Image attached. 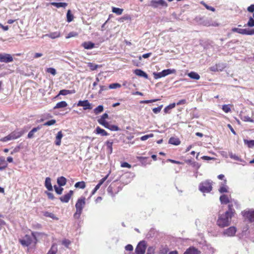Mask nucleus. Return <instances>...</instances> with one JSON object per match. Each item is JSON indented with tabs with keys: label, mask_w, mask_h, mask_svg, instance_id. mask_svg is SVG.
<instances>
[{
	"label": "nucleus",
	"mask_w": 254,
	"mask_h": 254,
	"mask_svg": "<svg viewBox=\"0 0 254 254\" xmlns=\"http://www.w3.org/2000/svg\"><path fill=\"white\" fill-rule=\"evenodd\" d=\"M146 250V246L144 242H140L135 249L136 254H144Z\"/></svg>",
	"instance_id": "1a4fd4ad"
},
{
	"label": "nucleus",
	"mask_w": 254,
	"mask_h": 254,
	"mask_svg": "<svg viewBox=\"0 0 254 254\" xmlns=\"http://www.w3.org/2000/svg\"><path fill=\"white\" fill-rule=\"evenodd\" d=\"M35 237L36 240V243L39 240H41L43 241H46L47 238V235L44 233H40V232H34Z\"/></svg>",
	"instance_id": "f8f14e48"
},
{
	"label": "nucleus",
	"mask_w": 254,
	"mask_h": 254,
	"mask_svg": "<svg viewBox=\"0 0 254 254\" xmlns=\"http://www.w3.org/2000/svg\"><path fill=\"white\" fill-rule=\"evenodd\" d=\"M74 93V92H72L71 91L69 90L64 89V90H61L60 91L59 95H67V94H71V93Z\"/></svg>",
	"instance_id": "58836bf2"
},
{
	"label": "nucleus",
	"mask_w": 254,
	"mask_h": 254,
	"mask_svg": "<svg viewBox=\"0 0 254 254\" xmlns=\"http://www.w3.org/2000/svg\"><path fill=\"white\" fill-rule=\"evenodd\" d=\"M77 36V33H76L75 32H70L69 33H68L65 38H66V39H68V38H70L71 37H76Z\"/></svg>",
	"instance_id": "5fc2aeb1"
},
{
	"label": "nucleus",
	"mask_w": 254,
	"mask_h": 254,
	"mask_svg": "<svg viewBox=\"0 0 254 254\" xmlns=\"http://www.w3.org/2000/svg\"><path fill=\"white\" fill-rule=\"evenodd\" d=\"M244 216L251 222L254 221V209L245 212Z\"/></svg>",
	"instance_id": "4468645a"
},
{
	"label": "nucleus",
	"mask_w": 254,
	"mask_h": 254,
	"mask_svg": "<svg viewBox=\"0 0 254 254\" xmlns=\"http://www.w3.org/2000/svg\"><path fill=\"white\" fill-rule=\"evenodd\" d=\"M22 134L21 131H14L8 136L3 138L4 141H6L11 139H15L20 137Z\"/></svg>",
	"instance_id": "0eeeda50"
},
{
	"label": "nucleus",
	"mask_w": 254,
	"mask_h": 254,
	"mask_svg": "<svg viewBox=\"0 0 254 254\" xmlns=\"http://www.w3.org/2000/svg\"><path fill=\"white\" fill-rule=\"evenodd\" d=\"M51 5L56 6L57 8L64 7L65 8L67 5V3L65 2H51Z\"/></svg>",
	"instance_id": "5701e85b"
},
{
	"label": "nucleus",
	"mask_w": 254,
	"mask_h": 254,
	"mask_svg": "<svg viewBox=\"0 0 254 254\" xmlns=\"http://www.w3.org/2000/svg\"><path fill=\"white\" fill-rule=\"evenodd\" d=\"M188 75L191 79L198 80L200 79L199 75L195 72L191 71L188 74Z\"/></svg>",
	"instance_id": "4be33fe9"
},
{
	"label": "nucleus",
	"mask_w": 254,
	"mask_h": 254,
	"mask_svg": "<svg viewBox=\"0 0 254 254\" xmlns=\"http://www.w3.org/2000/svg\"><path fill=\"white\" fill-rule=\"evenodd\" d=\"M229 210L224 214L220 215L217 221V225L221 227H225L230 225L232 214L234 211L231 208V205H228Z\"/></svg>",
	"instance_id": "f257e3e1"
},
{
	"label": "nucleus",
	"mask_w": 254,
	"mask_h": 254,
	"mask_svg": "<svg viewBox=\"0 0 254 254\" xmlns=\"http://www.w3.org/2000/svg\"><path fill=\"white\" fill-rule=\"evenodd\" d=\"M63 133L62 131H59L56 136L55 143L57 145H60L61 142V139L63 137Z\"/></svg>",
	"instance_id": "393cba45"
},
{
	"label": "nucleus",
	"mask_w": 254,
	"mask_h": 254,
	"mask_svg": "<svg viewBox=\"0 0 254 254\" xmlns=\"http://www.w3.org/2000/svg\"><path fill=\"white\" fill-rule=\"evenodd\" d=\"M40 129V127H34L33 128L28 134V138H32L33 136L34 133L36 132L37 130Z\"/></svg>",
	"instance_id": "c9c22d12"
},
{
	"label": "nucleus",
	"mask_w": 254,
	"mask_h": 254,
	"mask_svg": "<svg viewBox=\"0 0 254 254\" xmlns=\"http://www.w3.org/2000/svg\"><path fill=\"white\" fill-rule=\"evenodd\" d=\"M106 128L112 131H118L119 130V128L117 126L110 125L109 124Z\"/></svg>",
	"instance_id": "e433bc0d"
},
{
	"label": "nucleus",
	"mask_w": 254,
	"mask_h": 254,
	"mask_svg": "<svg viewBox=\"0 0 254 254\" xmlns=\"http://www.w3.org/2000/svg\"><path fill=\"white\" fill-rule=\"evenodd\" d=\"M56 122V121L55 120H51L45 123L43 125L45 126H50L54 125Z\"/></svg>",
	"instance_id": "3c124183"
},
{
	"label": "nucleus",
	"mask_w": 254,
	"mask_h": 254,
	"mask_svg": "<svg viewBox=\"0 0 254 254\" xmlns=\"http://www.w3.org/2000/svg\"><path fill=\"white\" fill-rule=\"evenodd\" d=\"M169 143L170 144H173L175 145H178L180 144L181 141H180L179 138L172 137L169 139Z\"/></svg>",
	"instance_id": "aec40b11"
},
{
	"label": "nucleus",
	"mask_w": 254,
	"mask_h": 254,
	"mask_svg": "<svg viewBox=\"0 0 254 254\" xmlns=\"http://www.w3.org/2000/svg\"><path fill=\"white\" fill-rule=\"evenodd\" d=\"M163 76L165 77L169 74L175 73L176 70L175 69H167L162 71Z\"/></svg>",
	"instance_id": "412c9836"
},
{
	"label": "nucleus",
	"mask_w": 254,
	"mask_h": 254,
	"mask_svg": "<svg viewBox=\"0 0 254 254\" xmlns=\"http://www.w3.org/2000/svg\"><path fill=\"white\" fill-rule=\"evenodd\" d=\"M67 106V104L65 101H61L58 103L54 109H59L66 107Z\"/></svg>",
	"instance_id": "c85d7f7f"
},
{
	"label": "nucleus",
	"mask_w": 254,
	"mask_h": 254,
	"mask_svg": "<svg viewBox=\"0 0 254 254\" xmlns=\"http://www.w3.org/2000/svg\"><path fill=\"white\" fill-rule=\"evenodd\" d=\"M54 189H55V190L56 191V192L58 194H61L62 193V192L63 191V188H61L60 186V187H57L56 186H54Z\"/></svg>",
	"instance_id": "de8ad7c7"
},
{
	"label": "nucleus",
	"mask_w": 254,
	"mask_h": 254,
	"mask_svg": "<svg viewBox=\"0 0 254 254\" xmlns=\"http://www.w3.org/2000/svg\"><path fill=\"white\" fill-rule=\"evenodd\" d=\"M81 45L87 50H90L95 47V44L90 41L83 42Z\"/></svg>",
	"instance_id": "a211bd4d"
},
{
	"label": "nucleus",
	"mask_w": 254,
	"mask_h": 254,
	"mask_svg": "<svg viewBox=\"0 0 254 254\" xmlns=\"http://www.w3.org/2000/svg\"><path fill=\"white\" fill-rule=\"evenodd\" d=\"M222 109L223 111L226 113H228L231 111L230 105H224L222 106Z\"/></svg>",
	"instance_id": "a18cd8bd"
},
{
	"label": "nucleus",
	"mask_w": 254,
	"mask_h": 254,
	"mask_svg": "<svg viewBox=\"0 0 254 254\" xmlns=\"http://www.w3.org/2000/svg\"><path fill=\"white\" fill-rule=\"evenodd\" d=\"M153 75L155 79H158L164 77L162 71L158 73L154 72L153 73Z\"/></svg>",
	"instance_id": "864d4df0"
},
{
	"label": "nucleus",
	"mask_w": 254,
	"mask_h": 254,
	"mask_svg": "<svg viewBox=\"0 0 254 254\" xmlns=\"http://www.w3.org/2000/svg\"><path fill=\"white\" fill-rule=\"evenodd\" d=\"M61 33L59 31H56L54 32H51L49 34H45L43 36V37H48L52 39H55L56 38H58L60 37Z\"/></svg>",
	"instance_id": "2eb2a0df"
},
{
	"label": "nucleus",
	"mask_w": 254,
	"mask_h": 254,
	"mask_svg": "<svg viewBox=\"0 0 254 254\" xmlns=\"http://www.w3.org/2000/svg\"><path fill=\"white\" fill-rule=\"evenodd\" d=\"M86 198L85 197H81L77 199L75 204L76 212L74 214V217L75 219H79L82 213L83 208L85 205Z\"/></svg>",
	"instance_id": "7ed1b4c3"
},
{
	"label": "nucleus",
	"mask_w": 254,
	"mask_h": 254,
	"mask_svg": "<svg viewBox=\"0 0 254 254\" xmlns=\"http://www.w3.org/2000/svg\"><path fill=\"white\" fill-rule=\"evenodd\" d=\"M121 87V85L118 83H115L110 84L109 88L110 89H116L118 88H120Z\"/></svg>",
	"instance_id": "49530a36"
},
{
	"label": "nucleus",
	"mask_w": 254,
	"mask_h": 254,
	"mask_svg": "<svg viewBox=\"0 0 254 254\" xmlns=\"http://www.w3.org/2000/svg\"><path fill=\"white\" fill-rule=\"evenodd\" d=\"M201 3L203 4L204 5V6L206 7V9H207L208 10H211L212 11H215V9L213 7L207 5L206 4H205L203 2H201Z\"/></svg>",
	"instance_id": "680f3d73"
},
{
	"label": "nucleus",
	"mask_w": 254,
	"mask_h": 254,
	"mask_svg": "<svg viewBox=\"0 0 254 254\" xmlns=\"http://www.w3.org/2000/svg\"><path fill=\"white\" fill-rule=\"evenodd\" d=\"M153 136H154L153 134L150 133L149 134L145 135L144 136H141L140 138V139L142 141H144V140L148 139L149 138L153 137Z\"/></svg>",
	"instance_id": "8fccbe9b"
},
{
	"label": "nucleus",
	"mask_w": 254,
	"mask_h": 254,
	"mask_svg": "<svg viewBox=\"0 0 254 254\" xmlns=\"http://www.w3.org/2000/svg\"><path fill=\"white\" fill-rule=\"evenodd\" d=\"M187 163L192 166L195 169H198L200 166L198 163L194 161V160H187Z\"/></svg>",
	"instance_id": "cd10ccee"
},
{
	"label": "nucleus",
	"mask_w": 254,
	"mask_h": 254,
	"mask_svg": "<svg viewBox=\"0 0 254 254\" xmlns=\"http://www.w3.org/2000/svg\"><path fill=\"white\" fill-rule=\"evenodd\" d=\"M109 174H108L107 175H106L104 178H102L99 182V183L97 184L98 186H99L100 187L104 183V182L107 179L108 177H109Z\"/></svg>",
	"instance_id": "4d7b16f0"
},
{
	"label": "nucleus",
	"mask_w": 254,
	"mask_h": 254,
	"mask_svg": "<svg viewBox=\"0 0 254 254\" xmlns=\"http://www.w3.org/2000/svg\"><path fill=\"white\" fill-rule=\"evenodd\" d=\"M159 99H154V100H144V101H141L140 102V103H149L152 102H156L157 101H159Z\"/></svg>",
	"instance_id": "052dcab7"
},
{
	"label": "nucleus",
	"mask_w": 254,
	"mask_h": 254,
	"mask_svg": "<svg viewBox=\"0 0 254 254\" xmlns=\"http://www.w3.org/2000/svg\"><path fill=\"white\" fill-rule=\"evenodd\" d=\"M88 66L90 68L91 70H94L96 69L98 67H99V65L98 64H92L91 63H88Z\"/></svg>",
	"instance_id": "a19ab883"
},
{
	"label": "nucleus",
	"mask_w": 254,
	"mask_h": 254,
	"mask_svg": "<svg viewBox=\"0 0 254 254\" xmlns=\"http://www.w3.org/2000/svg\"><path fill=\"white\" fill-rule=\"evenodd\" d=\"M236 231V228L235 227H230L224 230L223 234L225 236L233 237L235 236Z\"/></svg>",
	"instance_id": "9d476101"
},
{
	"label": "nucleus",
	"mask_w": 254,
	"mask_h": 254,
	"mask_svg": "<svg viewBox=\"0 0 254 254\" xmlns=\"http://www.w3.org/2000/svg\"><path fill=\"white\" fill-rule=\"evenodd\" d=\"M107 90V87L104 85H100V90L99 91V94H101L103 91Z\"/></svg>",
	"instance_id": "bf43d9fd"
},
{
	"label": "nucleus",
	"mask_w": 254,
	"mask_h": 254,
	"mask_svg": "<svg viewBox=\"0 0 254 254\" xmlns=\"http://www.w3.org/2000/svg\"><path fill=\"white\" fill-rule=\"evenodd\" d=\"M112 144H113V142H111L110 141H108L106 142L107 147L110 153H111L112 151Z\"/></svg>",
	"instance_id": "603ef678"
},
{
	"label": "nucleus",
	"mask_w": 254,
	"mask_h": 254,
	"mask_svg": "<svg viewBox=\"0 0 254 254\" xmlns=\"http://www.w3.org/2000/svg\"><path fill=\"white\" fill-rule=\"evenodd\" d=\"M133 246L131 245L128 244L125 247V249L127 251H132L133 250Z\"/></svg>",
	"instance_id": "0e129e2a"
},
{
	"label": "nucleus",
	"mask_w": 254,
	"mask_h": 254,
	"mask_svg": "<svg viewBox=\"0 0 254 254\" xmlns=\"http://www.w3.org/2000/svg\"><path fill=\"white\" fill-rule=\"evenodd\" d=\"M46 71L47 72L50 73L53 75H55L57 73L56 69L52 67L48 68Z\"/></svg>",
	"instance_id": "09e8293b"
},
{
	"label": "nucleus",
	"mask_w": 254,
	"mask_h": 254,
	"mask_svg": "<svg viewBox=\"0 0 254 254\" xmlns=\"http://www.w3.org/2000/svg\"><path fill=\"white\" fill-rule=\"evenodd\" d=\"M121 167H127V168H130L131 167V166L130 164H129L128 163H127V162H124L121 164Z\"/></svg>",
	"instance_id": "338daca9"
},
{
	"label": "nucleus",
	"mask_w": 254,
	"mask_h": 254,
	"mask_svg": "<svg viewBox=\"0 0 254 254\" xmlns=\"http://www.w3.org/2000/svg\"><path fill=\"white\" fill-rule=\"evenodd\" d=\"M19 242L23 247H25L31 245L35 246L37 244L34 232H32L31 235H25L23 237L19 239Z\"/></svg>",
	"instance_id": "f03ea898"
},
{
	"label": "nucleus",
	"mask_w": 254,
	"mask_h": 254,
	"mask_svg": "<svg viewBox=\"0 0 254 254\" xmlns=\"http://www.w3.org/2000/svg\"><path fill=\"white\" fill-rule=\"evenodd\" d=\"M150 6L153 7H157L159 5L167 6V3L163 0H152L150 1Z\"/></svg>",
	"instance_id": "6e6552de"
},
{
	"label": "nucleus",
	"mask_w": 254,
	"mask_h": 254,
	"mask_svg": "<svg viewBox=\"0 0 254 254\" xmlns=\"http://www.w3.org/2000/svg\"><path fill=\"white\" fill-rule=\"evenodd\" d=\"M112 12L117 14V15H121L123 12V9L117 8L115 7H112Z\"/></svg>",
	"instance_id": "72a5a7b5"
},
{
	"label": "nucleus",
	"mask_w": 254,
	"mask_h": 254,
	"mask_svg": "<svg viewBox=\"0 0 254 254\" xmlns=\"http://www.w3.org/2000/svg\"><path fill=\"white\" fill-rule=\"evenodd\" d=\"M134 73L139 76L140 77H144L146 78H147V74L144 72L143 71L140 70V69H136L134 70Z\"/></svg>",
	"instance_id": "b1692460"
},
{
	"label": "nucleus",
	"mask_w": 254,
	"mask_h": 254,
	"mask_svg": "<svg viewBox=\"0 0 254 254\" xmlns=\"http://www.w3.org/2000/svg\"><path fill=\"white\" fill-rule=\"evenodd\" d=\"M13 61L12 56L8 54H0V62L4 63H9Z\"/></svg>",
	"instance_id": "9b49d317"
},
{
	"label": "nucleus",
	"mask_w": 254,
	"mask_h": 254,
	"mask_svg": "<svg viewBox=\"0 0 254 254\" xmlns=\"http://www.w3.org/2000/svg\"><path fill=\"white\" fill-rule=\"evenodd\" d=\"M85 183L83 181L78 182L75 183L74 187L76 188L83 189L85 188Z\"/></svg>",
	"instance_id": "2f4dec72"
},
{
	"label": "nucleus",
	"mask_w": 254,
	"mask_h": 254,
	"mask_svg": "<svg viewBox=\"0 0 254 254\" xmlns=\"http://www.w3.org/2000/svg\"><path fill=\"white\" fill-rule=\"evenodd\" d=\"M104 107L102 105H99L94 109V113L96 115H98L103 111Z\"/></svg>",
	"instance_id": "473e14b6"
},
{
	"label": "nucleus",
	"mask_w": 254,
	"mask_h": 254,
	"mask_svg": "<svg viewBox=\"0 0 254 254\" xmlns=\"http://www.w3.org/2000/svg\"><path fill=\"white\" fill-rule=\"evenodd\" d=\"M247 25L250 27L254 26V18L250 17L247 23Z\"/></svg>",
	"instance_id": "6e6d98bb"
},
{
	"label": "nucleus",
	"mask_w": 254,
	"mask_h": 254,
	"mask_svg": "<svg viewBox=\"0 0 254 254\" xmlns=\"http://www.w3.org/2000/svg\"><path fill=\"white\" fill-rule=\"evenodd\" d=\"M96 132L98 134H101L103 136H107L108 135V133L103 129L99 127H97L96 128Z\"/></svg>",
	"instance_id": "f704fd0d"
},
{
	"label": "nucleus",
	"mask_w": 254,
	"mask_h": 254,
	"mask_svg": "<svg viewBox=\"0 0 254 254\" xmlns=\"http://www.w3.org/2000/svg\"><path fill=\"white\" fill-rule=\"evenodd\" d=\"M184 254H199V252L196 249L192 248L189 249Z\"/></svg>",
	"instance_id": "7c9ffc66"
},
{
	"label": "nucleus",
	"mask_w": 254,
	"mask_h": 254,
	"mask_svg": "<svg viewBox=\"0 0 254 254\" xmlns=\"http://www.w3.org/2000/svg\"><path fill=\"white\" fill-rule=\"evenodd\" d=\"M212 182L206 181L202 182L199 186V190L203 193L209 192L212 190Z\"/></svg>",
	"instance_id": "20e7f679"
},
{
	"label": "nucleus",
	"mask_w": 254,
	"mask_h": 254,
	"mask_svg": "<svg viewBox=\"0 0 254 254\" xmlns=\"http://www.w3.org/2000/svg\"><path fill=\"white\" fill-rule=\"evenodd\" d=\"M175 106V103H172L171 104H170L164 109V112L166 113H168L171 109L174 108Z\"/></svg>",
	"instance_id": "4c0bfd02"
},
{
	"label": "nucleus",
	"mask_w": 254,
	"mask_h": 254,
	"mask_svg": "<svg viewBox=\"0 0 254 254\" xmlns=\"http://www.w3.org/2000/svg\"><path fill=\"white\" fill-rule=\"evenodd\" d=\"M67 21L68 22H71L73 20V16L71 13L70 10H68L66 14Z\"/></svg>",
	"instance_id": "ea45409f"
},
{
	"label": "nucleus",
	"mask_w": 254,
	"mask_h": 254,
	"mask_svg": "<svg viewBox=\"0 0 254 254\" xmlns=\"http://www.w3.org/2000/svg\"><path fill=\"white\" fill-rule=\"evenodd\" d=\"M248 10L249 12H253L254 11V5L252 4L248 7Z\"/></svg>",
	"instance_id": "774afa93"
},
{
	"label": "nucleus",
	"mask_w": 254,
	"mask_h": 254,
	"mask_svg": "<svg viewBox=\"0 0 254 254\" xmlns=\"http://www.w3.org/2000/svg\"><path fill=\"white\" fill-rule=\"evenodd\" d=\"M220 201L221 204H229L231 205V208L233 206V204H237V202L231 199L230 195H227L226 194H223L220 197Z\"/></svg>",
	"instance_id": "39448f33"
},
{
	"label": "nucleus",
	"mask_w": 254,
	"mask_h": 254,
	"mask_svg": "<svg viewBox=\"0 0 254 254\" xmlns=\"http://www.w3.org/2000/svg\"><path fill=\"white\" fill-rule=\"evenodd\" d=\"M66 179L64 177H61L57 180V183L61 187L64 186L66 184Z\"/></svg>",
	"instance_id": "a878e982"
},
{
	"label": "nucleus",
	"mask_w": 254,
	"mask_h": 254,
	"mask_svg": "<svg viewBox=\"0 0 254 254\" xmlns=\"http://www.w3.org/2000/svg\"><path fill=\"white\" fill-rule=\"evenodd\" d=\"M77 106L83 107L84 110H91L92 109V106L91 103L89 102L87 100H80L77 104Z\"/></svg>",
	"instance_id": "423d86ee"
},
{
	"label": "nucleus",
	"mask_w": 254,
	"mask_h": 254,
	"mask_svg": "<svg viewBox=\"0 0 254 254\" xmlns=\"http://www.w3.org/2000/svg\"><path fill=\"white\" fill-rule=\"evenodd\" d=\"M204 25L206 26H218V24L216 23V22H212L211 21L209 20H207L205 23H204Z\"/></svg>",
	"instance_id": "37998d69"
},
{
	"label": "nucleus",
	"mask_w": 254,
	"mask_h": 254,
	"mask_svg": "<svg viewBox=\"0 0 254 254\" xmlns=\"http://www.w3.org/2000/svg\"><path fill=\"white\" fill-rule=\"evenodd\" d=\"M98 122L100 125L103 126L106 128L109 124V123L107 122L105 120L102 119L101 118L98 120Z\"/></svg>",
	"instance_id": "c03bdc74"
},
{
	"label": "nucleus",
	"mask_w": 254,
	"mask_h": 254,
	"mask_svg": "<svg viewBox=\"0 0 254 254\" xmlns=\"http://www.w3.org/2000/svg\"><path fill=\"white\" fill-rule=\"evenodd\" d=\"M162 107H163V105H161V106H160L158 107L153 108V112L155 114H158V113H159L161 111Z\"/></svg>",
	"instance_id": "13d9d810"
},
{
	"label": "nucleus",
	"mask_w": 254,
	"mask_h": 254,
	"mask_svg": "<svg viewBox=\"0 0 254 254\" xmlns=\"http://www.w3.org/2000/svg\"><path fill=\"white\" fill-rule=\"evenodd\" d=\"M243 120L245 122H253V120L248 116H244Z\"/></svg>",
	"instance_id": "69168bd1"
},
{
	"label": "nucleus",
	"mask_w": 254,
	"mask_h": 254,
	"mask_svg": "<svg viewBox=\"0 0 254 254\" xmlns=\"http://www.w3.org/2000/svg\"><path fill=\"white\" fill-rule=\"evenodd\" d=\"M244 142L245 145H246L249 148H254V140H247L244 139Z\"/></svg>",
	"instance_id": "bb28decb"
},
{
	"label": "nucleus",
	"mask_w": 254,
	"mask_h": 254,
	"mask_svg": "<svg viewBox=\"0 0 254 254\" xmlns=\"http://www.w3.org/2000/svg\"><path fill=\"white\" fill-rule=\"evenodd\" d=\"M226 180H225L223 183H221L220 188L219 189V191L220 193L227 192H228V187L226 185Z\"/></svg>",
	"instance_id": "dca6fc26"
},
{
	"label": "nucleus",
	"mask_w": 254,
	"mask_h": 254,
	"mask_svg": "<svg viewBox=\"0 0 254 254\" xmlns=\"http://www.w3.org/2000/svg\"><path fill=\"white\" fill-rule=\"evenodd\" d=\"M240 34L243 35H254V29H241Z\"/></svg>",
	"instance_id": "f3484780"
},
{
	"label": "nucleus",
	"mask_w": 254,
	"mask_h": 254,
	"mask_svg": "<svg viewBox=\"0 0 254 254\" xmlns=\"http://www.w3.org/2000/svg\"><path fill=\"white\" fill-rule=\"evenodd\" d=\"M62 244L66 247H68L69 245L70 244V242L68 240L65 239L63 241Z\"/></svg>",
	"instance_id": "e2e57ef3"
},
{
	"label": "nucleus",
	"mask_w": 254,
	"mask_h": 254,
	"mask_svg": "<svg viewBox=\"0 0 254 254\" xmlns=\"http://www.w3.org/2000/svg\"><path fill=\"white\" fill-rule=\"evenodd\" d=\"M45 186L49 190H53V187L51 184V180L50 178L47 177L46 178Z\"/></svg>",
	"instance_id": "6ab92c4d"
},
{
	"label": "nucleus",
	"mask_w": 254,
	"mask_h": 254,
	"mask_svg": "<svg viewBox=\"0 0 254 254\" xmlns=\"http://www.w3.org/2000/svg\"><path fill=\"white\" fill-rule=\"evenodd\" d=\"M7 163L5 160H0V170L4 169L7 166Z\"/></svg>",
	"instance_id": "79ce46f5"
},
{
	"label": "nucleus",
	"mask_w": 254,
	"mask_h": 254,
	"mask_svg": "<svg viewBox=\"0 0 254 254\" xmlns=\"http://www.w3.org/2000/svg\"><path fill=\"white\" fill-rule=\"evenodd\" d=\"M58 251L57 246L54 244L47 254H56Z\"/></svg>",
	"instance_id": "c756f323"
},
{
	"label": "nucleus",
	"mask_w": 254,
	"mask_h": 254,
	"mask_svg": "<svg viewBox=\"0 0 254 254\" xmlns=\"http://www.w3.org/2000/svg\"><path fill=\"white\" fill-rule=\"evenodd\" d=\"M73 193V192L72 190H70L68 193H67V194H65L64 196H61L60 198V199L63 202H65V203L68 202L69 201L71 196L72 195Z\"/></svg>",
	"instance_id": "ddd939ff"
}]
</instances>
